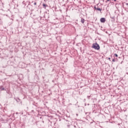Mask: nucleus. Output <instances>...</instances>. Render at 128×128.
Returning <instances> with one entry per match:
<instances>
[{
    "label": "nucleus",
    "mask_w": 128,
    "mask_h": 128,
    "mask_svg": "<svg viewBox=\"0 0 128 128\" xmlns=\"http://www.w3.org/2000/svg\"><path fill=\"white\" fill-rule=\"evenodd\" d=\"M0 90H4V88H0Z\"/></svg>",
    "instance_id": "423d86ee"
},
{
    "label": "nucleus",
    "mask_w": 128,
    "mask_h": 128,
    "mask_svg": "<svg viewBox=\"0 0 128 128\" xmlns=\"http://www.w3.org/2000/svg\"><path fill=\"white\" fill-rule=\"evenodd\" d=\"M114 2H116V0H114Z\"/></svg>",
    "instance_id": "4468645a"
},
{
    "label": "nucleus",
    "mask_w": 128,
    "mask_h": 128,
    "mask_svg": "<svg viewBox=\"0 0 128 128\" xmlns=\"http://www.w3.org/2000/svg\"><path fill=\"white\" fill-rule=\"evenodd\" d=\"M126 6H128V3H126Z\"/></svg>",
    "instance_id": "ddd939ff"
},
{
    "label": "nucleus",
    "mask_w": 128,
    "mask_h": 128,
    "mask_svg": "<svg viewBox=\"0 0 128 128\" xmlns=\"http://www.w3.org/2000/svg\"><path fill=\"white\" fill-rule=\"evenodd\" d=\"M42 6H43V8H44L46 10V8L48 6L47 4H45L44 3L42 4Z\"/></svg>",
    "instance_id": "7ed1b4c3"
},
{
    "label": "nucleus",
    "mask_w": 128,
    "mask_h": 128,
    "mask_svg": "<svg viewBox=\"0 0 128 128\" xmlns=\"http://www.w3.org/2000/svg\"><path fill=\"white\" fill-rule=\"evenodd\" d=\"M92 48H94V50H98L100 48V45L98 43L93 44Z\"/></svg>",
    "instance_id": "f257e3e1"
},
{
    "label": "nucleus",
    "mask_w": 128,
    "mask_h": 128,
    "mask_svg": "<svg viewBox=\"0 0 128 128\" xmlns=\"http://www.w3.org/2000/svg\"><path fill=\"white\" fill-rule=\"evenodd\" d=\"M97 10H99L100 12H102V8H98V6Z\"/></svg>",
    "instance_id": "39448f33"
},
{
    "label": "nucleus",
    "mask_w": 128,
    "mask_h": 128,
    "mask_svg": "<svg viewBox=\"0 0 128 128\" xmlns=\"http://www.w3.org/2000/svg\"><path fill=\"white\" fill-rule=\"evenodd\" d=\"M112 62H116V60H114V58L112 59Z\"/></svg>",
    "instance_id": "1a4fd4ad"
},
{
    "label": "nucleus",
    "mask_w": 128,
    "mask_h": 128,
    "mask_svg": "<svg viewBox=\"0 0 128 128\" xmlns=\"http://www.w3.org/2000/svg\"><path fill=\"white\" fill-rule=\"evenodd\" d=\"M81 22H82V24H84V19L82 18V19H81Z\"/></svg>",
    "instance_id": "20e7f679"
},
{
    "label": "nucleus",
    "mask_w": 128,
    "mask_h": 128,
    "mask_svg": "<svg viewBox=\"0 0 128 128\" xmlns=\"http://www.w3.org/2000/svg\"><path fill=\"white\" fill-rule=\"evenodd\" d=\"M42 122H44L42 121Z\"/></svg>",
    "instance_id": "2eb2a0df"
},
{
    "label": "nucleus",
    "mask_w": 128,
    "mask_h": 128,
    "mask_svg": "<svg viewBox=\"0 0 128 128\" xmlns=\"http://www.w3.org/2000/svg\"><path fill=\"white\" fill-rule=\"evenodd\" d=\"M94 8L96 10H98V7L96 8V6L94 7Z\"/></svg>",
    "instance_id": "6e6552de"
},
{
    "label": "nucleus",
    "mask_w": 128,
    "mask_h": 128,
    "mask_svg": "<svg viewBox=\"0 0 128 128\" xmlns=\"http://www.w3.org/2000/svg\"><path fill=\"white\" fill-rule=\"evenodd\" d=\"M34 6H36V2H35L34 3Z\"/></svg>",
    "instance_id": "9d476101"
},
{
    "label": "nucleus",
    "mask_w": 128,
    "mask_h": 128,
    "mask_svg": "<svg viewBox=\"0 0 128 128\" xmlns=\"http://www.w3.org/2000/svg\"><path fill=\"white\" fill-rule=\"evenodd\" d=\"M114 56H116V58H118V54H114Z\"/></svg>",
    "instance_id": "0eeeda50"
},
{
    "label": "nucleus",
    "mask_w": 128,
    "mask_h": 128,
    "mask_svg": "<svg viewBox=\"0 0 128 128\" xmlns=\"http://www.w3.org/2000/svg\"><path fill=\"white\" fill-rule=\"evenodd\" d=\"M100 22H106V18H101L100 19Z\"/></svg>",
    "instance_id": "f03ea898"
},
{
    "label": "nucleus",
    "mask_w": 128,
    "mask_h": 128,
    "mask_svg": "<svg viewBox=\"0 0 128 128\" xmlns=\"http://www.w3.org/2000/svg\"><path fill=\"white\" fill-rule=\"evenodd\" d=\"M108 60H109L110 61V58H108Z\"/></svg>",
    "instance_id": "9b49d317"
},
{
    "label": "nucleus",
    "mask_w": 128,
    "mask_h": 128,
    "mask_svg": "<svg viewBox=\"0 0 128 128\" xmlns=\"http://www.w3.org/2000/svg\"><path fill=\"white\" fill-rule=\"evenodd\" d=\"M106 2H110V0H106Z\"/></svg>",
    "instance_id": "f8f14e48"
}]
</instances>
